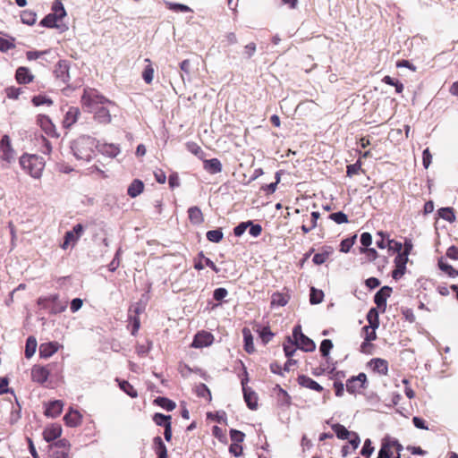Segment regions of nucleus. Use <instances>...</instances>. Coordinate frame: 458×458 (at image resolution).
<instances>
[{"label": "nucleus", "mask_w": 458, "mask_h": 458, "mask_svg": "<svg viewBox=\"0 0 458 458\" xmlns=\"http://www.w3.org/2000/svg\"><path fill=\"white\" fill-rule=\"evenodd\" d=\"M60 21L59 19H57L55 15H53L52 13H49L47 14V16H45L41 21H40V25L44 26V27H47V28H55V27H57L56 25V22Z\"/></svg>", "instance_id": "obj_41"}, {"label": "nucleus", "mask_w": 458, "mask_h": 458, "mask_svg": "<svg viewBox=\"0 0 458 458\" xmlns=\"http://www.w3.org/2000/svg\"><path fill=\"white\" fill-rule=\"evenodd\" d=\"M320 214L318 211H313L311 213V219H310V225L307 226L306 225H301V230L304 233H308L312 229H314L317 226V221L319 218Z\"/></svg>", "instance_id": "obj_43"}, {"label": "nucleus", "mask_w": 458, "mask_h": 458, "mask_svg": "<svg viewBox=\"0 0 458 458\" xmlns=\"http://www.w3.org/2000/svg\"><path fill=\"white\" fill-rule=\"evenodd\" d=\"M69 68L70 66L67 61H59L54 70L56 79L63 83L68 82L70 80Z\"/></svg>", "instance_id": "obj_8"}, {"label": "nucleus", "mask_w": 458, "mask_h": 458, "mask_svg": "<svg viewBox=\"0 0 458 458\" xmlns=\"http://www.w3.org/2000/svg\"><path fill=\"white\" fill-rule=\"evenodd\" d=\"M296 344L290 337H288V344H284V351L286 357L290 358L296 352Z\"/></svg>", "instance_id": "obj_52"}, {"label": "nucleus", "mask_w": 458, "mask_h": 458, "mask_svg": "<svg viewBox=\"0 0 458 458\" xmlns=\"http://www.w3.org/2000/svg\"><path fill=\"white\" fill-rule=\"evenodd\" d=\"M332 429L335 433L336 437L343 440L347 439L352 434L344 426L338 423L332 425Z\"/></svg>", "instance_id": "obj_33"}, {"label": "nucleus", "mask_w": 458, "mask_h": 458, "mask_svg": "<svg viewBox=\"0 0 458 458\" xmlns=\"http://www.w3.org/2000/svg\"><path fill=\"white\" fill-rule=\"evenodd\" d=\"M37 349V340L33 336H29L26 341L25 356L30 358L33 356Z\"/></svg>", "instance_id": "obj_32"}, {"label": "nucleus", "mask_w": 458, "mask_h": 458, "mask_svg": "<svg viewBox=\"0 0 458 458\" xmlns=\"http://www.w3.org/2000/svg\"><path fill=\"white\" fill-rule=\"evenodd\" d=\"M392 288L389 286H383L377 291L374 296V302L377 304L378 309H381L384 312L386 308V300L390 297Z\"/></svg>", "instance_id": "obj_9"}, {"label": "nucleus", "mask_w": 458, "mask_h": 458, "mask_svg": "<svg viewBox=\"0 0 458 458\" xmlns=\"http://www.w3.org/2000/svg\"><path fill=\"white\" fill-rule=\"evenodd\" d=\"M98 148L96 140L89 136H81L72 142L71 149L79 160L89 161Z\"/></svg>", "instance_id": "obj_2"}, {"label": "nucleus", "mask_w": 458, "mask_h": 458, "mask_svg": "<svg viewBox=\"0 0 458 458\" xmlns=\"http://www.w3.org/2000/svg\"><path fill=\"white\" fill-rule=\"evenodd\" d=\"M367 320L371 328L377 329L379 327L378 312L376 308H372L369 310Z\"/></svg>", "instance_id": "obj_29"}, {"label": "nucleus", "mask_w": 458, "mask_h": 458, "mask_svg": "<svg viewBox=\"0 0 458 458\" xmlns=\"http://www.w3.org/2000/svg\"><path fill=\"white\" fill-rule=\"evenodd\" d=\"M19 163L22 170L34 179H39L42 176L46 165L42 157L34 154H23Z\"/></svg>", "instance_id": "obj_3"}, {"label": "nucleus", "mask_w": 458, "mask_h": 458, "mask_svg": "<svg viewBox=\"0 0 458 458\" xmlns=\"http://www.w3.org/2000/svg\"><path fill=\"white\" fill-rule=\"evenodd\" d=\"M377 458H393V453L389 447V444L383 438L381 447Z\"/></svg>", "instance_id": "obj_36"}, {"label": "nucleus", "mask_w": 458, "mask_h": 458, "mask_svg": "<svg viewBox=\"0 0 458 458\" xmlns=\"http://www.w3.org/2000/svg\"><path fill=\"white\" fill-rule=\"evenodd\" d=\"M207 239L212 242H219L223 239V232L221 229L210 230L207 232Z\"/></svg>", "instance_id": "obj_40"}, {"label": "nucleus", "mask_w": 458, "mask_h": 458, "mask_svg": "<svg viewBox=\"0 0 458 458\" xmlns=\"http://www.w3.org/2000/svg\"><path fill=\"white\" fill-rule=\"evenodd\" d=\"M384 439L386 440V442H387V444H389L390 449L395 448L397 454H401V452L403 451V447L397 439L388 436L384 437Z\"/></svg>", "instance_id": "obj_51"}, {"label": "nucleus", "mask_w": 458, "mask_h": 458, "mask_svg": "<svg viewBox=\"0 0 458 458\" xmlns=\"http://www.w3.org/2000/svg\"><path fill=\"white\" fill-rule=\"evenodd\" d=\"M293 337L296 346L304 352H313L316 349L315 343L301 332V326L294 327Z\"/></svg>", "instance_id": "obj_5"}, {"label": "nucleus", "mask_w": 458, "mask_h": 458, "mask_svg": "<svg viewBox=\"0 0 458 458\" xmlns=\"http://www.w3.org/2000/svg\"><path fill=\"white\" fill-rule=\"evenodd\" d=\"M78 240L79 238L73 233V232H72V230L67 231L64 234V241L62 244V248L66 250L71 243L74 245Z\"/></svg>", "instance_id": "obj_44"}, {"label": "nucleus", "mask_w": 458, "mask_h": 458, "mask_svg": "<svg viewBox=\"0 0 458 458\" xmlns=\"http://www.w3.org/2000/svg\"><path fill=\"white\" fill-rule=\"evenodd\" d=\"M188 216L191 224L200 225L204 221L202 211L199 207H191L188 209Z\"/></svg>", "instance_id": "obj_22"}, {"label": "nucleus", "mask_w": 458, "mask_h": 458, "mask_svg": "<svg viewBox=\"0 0 458 458\" xmlns=\"http://www.w3.org/2000/svg\"><path fill=\"white\" fill-rule=\"evenodd\" d=\"M298 384L303 387L317 391V392H322L323 387L315 380L305 375H301L297 378Z\"/></svg>", "instance_id": "obj_14"}, {"label": "nucleus", "mask_w": 458, "mask_h": 458, "mask_svg": "<svg viewBox=\"0 0 458 458\" xmlns=\"http://www.w3.org/2000/svg\"><path fill=\"white\" fill-rule=\"evenodd\" d=\"M38 123L41 129L49 136H56L55 126L47 115H38Z\"/></svg>", "instance_id": "obj_11"}, {"label": "nucleus", "mask_w": 458, "mask_h": 458, "mask_svg": "<svg viewBox=\"0 0 458 458\" xmlns=\"http://www.w3.org/2000/svg\"><path fill=\"white\" fill-rule=\"evenodd\" d=\"M356 237H357L356 235H353L351 238H346V239L343 240L340 244V247H341L340 251L347 253L350 250V249L352 247V245L354 244Z\"/></svg>", "instance_id": "obj_47"}, {"label": "nucleus", "mask_w": 458, "mask_h": 458, "mask_svg": "<svg viewBox=\"0 0 458 458\" xmlns=\"http://www.w3.org/2000/svg\"><path fill=\"white\" fill-rule=\"evenodd\" d=\"M157 403L166 411H173L175 408L174 402L171 401L166 397H158L156 400Z\"/></svg>", "instance_id": "obj_45"}, {"label": "nucleus", "mask_w": 458, "mask_h": 458, "mask_svg": "<svg viewBox=\"0 0 458 458\" xmlns=\"http://www.w3.org/2000/svg\"><path fill=\"white\" fill-rule=\"evenodd\" d=\"M213 339L214 337L210 333L205 331L199 332L193 339L192 346L195 348L208 346L212 344Z\"/></svg>", "instance_id": "obj_10"}, {"label": "nucleus", "mask_w": 458, "mask_h": 458, "mask_svg": "<svg viewBox=\"0 0 458 458\" xmlns=\"http://www.w3.org/2000/svg\"><path fill=\"white\" fill-rule=\"evenodd\" d=\"M37 15L30 10H25L21 13V20L24 24L33 25L36 22Z\"/></svg>", "instance_id": "obj_34"}, {"label": "nucleus", "mask_w": 458, "mask_h": 458, "mask_svg": "<svg viewBox=\"0 0 458 458\" xmlns=\"http://www.w3.org/2000/svg\"><path fill=\"white\" fill-rule=\"evenodd\" d=\"M58 350L57 343H47L42 344L39 347V354L42 358H49Z\"/></svg>", "instance_id": "obj_20"}, {"label": "nucleus", "mask_w": 458, "mask_h": 458, "mask_svg": "<svg viewBox=\"0 0 458 458\" xmlns=\"http://www.w3.org/2000/svg\"><path fill=\"white\" fill-rule=\"evenodd\" d=\"M324 293L321 290H317L314 287L310 290V301L311 304H318L322 302Z\"/></svg>", "instance_id": "obj_39"}, {"label": "nucleus", "mask_w": 458, "mask_h": 458, "mask_svg": "<svg viewBox=\"0 0 458 458\" xmlns=\"http://www.w3.org/2000/svg\"><path fill=\"white\" fill-rule=\"evenodd\" d=\"M374 452V447L371 445L370 439H366L363 447L360 451V454L363 456L369 457Z\"/></svg>", "instance_id": "obj_56"}, {"label": "nucleus", "mask_w": 458, "mask_h": 458, "mask_svg": "<svg viewBox=\"0 0 458 458\" xmlns=\"http://www.w3.org/2000/svg\"><path fill=\"white\" fill-rule=\"evenodd\" d=\"M259 334L264 344L270 342L272 337L274 336V334L267 327H264L260 330H259Z\"/></svg>", "instance_id": "obj_46"}, {"label": "nucleus", "mask_w": 458, "mask_h": 458, "mask_svg": "<svg viewBox=\"0 0 458 458\" xmlns=\"http://www.w3.org/2000/svg\"><path fill=\"white\" fill-rule=\"evenodd\" d=\"M360 252L365 253L369 261H373L377 258V251L373 248H360Z\"/></svg>", "instance_id": "obj_62"}, {"label": "nucleus", "mask_w": 458, "mask_h": 458, "mask_svg": "<svg viewBox=\"0 0 458 458\" xmlns=\"http://www.w3.org/2000/svg\"><path fill=\"white\" fill-rule=\"evenodd\" d=\"M251 225V221L248 222H242L239 224L237 226L233 229V233L235 236H242L246 229L249 227V225Z\"/></svg>", "instance_id": "obj_58"}, {"label": "nucleus", "mask_w": 458, "mask_h": 458, "mask_svg": "<svg viewBox=\"0 0 458 458\" xmlns=\"http://www.w3.org/2000/svg\"><path fill=\"white\" fill-rule=\"evenodd\" d=\"M408 257L403 254H397L394 258L395 268L392 272V277L394 280H399L406 271V264L408 262Z\"/></svg>", "instance_id": "obj_7"}, {"label": "nucleus", "mask_w": 458, "mask_h": 458, "mask_svg": "<svg viewBox=\"0 0 458 458\" xmlns=\"http://www.w3.org/2000/svg\"><path fill=\"white\" fill-rule=\"evenodd\" d=\"M119 386H120V388L124 393H126L129 396H131L132 398L138 396L137 390L134 389V387L128 381L123 380L122 382H120Z\"/></svg>", "instance_id": "obj_38"}, {"label": "nucleus", "mask_w": 458, "mask_h": 458, "mask_svg": "<svg viewBox=\"0 0 458 458\" xmlns=\"http://www.w3.org/2000/svg\"><path fill=\"white\" fill-rule=\"evenodd\" d=\"M333 348V343L329 339H325L321 342L319 351L323 357H327L331 349Z\"/></svg>", "instance_id": "obj_49"}, {"label": "nucleus", "mask_w": 458, "mask_h": 458, "mask_svg": "<svg viewBox=\"0 0 458 458\" xmlns=\"http://www.w3.org/2000/svg\"><path fill=\"white\" fill-rule=\"evenodd\" d=\"M49 376V371L41 366H35L31 370V378L34 382L45 383Z\"/></svg>", "instance_id": "obj_12"}, {"label": "nucleus", "mask_w": 458, "mask_h": 458, "mask_svg": "<svg viewBox=\"0 0 458 458\" xmlns=\"http://www.w3.org/2000/svg\"><path fill=\"white\" fill-rule=\"evenodd\" d=\"M242 335L244 338V350L248 353H252L255 351L253 344V337L249 328H243Z\"/></svg>", "instance_id": "obj_26"}, {"label": "nucleus", "mask_w": 458, "mask_h": 458, "mask_svg": "<svg viewBox=\"0 0 458 458\" xmlns=\"http://www.w3.org/2000/svg\"><path fill=\"white\" fill-rule=\"evenodd\" d=\"M62 434V428L60 425H52L47 428L43 432L44 439L50 443L58 438Z\"/></svg>", "instance_id": "obj_17"}, {"label": "nucleus", "mask_w": 458, "mask_h": 458, "mask_svg": "<svg viewBox=\"0 0 458 458\" xmlns=\"http://www.w3.org/2000/svg\"><path fill=\"white\" fill-rule=\"evenodd\" d=\"M0 150L2 152L1 159L7 164L14 161V149L12 147L11 140L8 135H4L0 140Z\"/></svg>", "instance_id": "obj_6"}, {"label": "nucleus", "mask_w": 458, "mask_h": 458, "mask_svg": "<svg viewBox=\"0 0 458 458\" xmlns=\"http://www.w3.org/2000/svg\"><path fill=\"white\" fill-rule=\"evenodd\" d=\"M288 302V297L283 293H275L272 294L271 297V305L273 307H283L286 305Z\"/></svg>", "instance_id": "obj_31"}, {"label": "nucleus", "mask_w": 458, "mask_h": 458, "mask_svg": "<svg viewBox=\"0 0 458 458\" xmlns=\"http://www.w3.org/2000/svg\"><path fill=\"white\" fill-rule=\"evenodd\" d=\"M51 450H68L70 451V443L66 439H60L54 444L50 445Z\"/></svg>", "instance_id": "obj_48"}, {"label": "nucleus", "mask_w": 458, "mask_h": 458, "mask_svg": "<svg viewBox=\"0 0 458 458\" xmlns=\"http://www.w3.org/2000/svg\"><path fill=\"white\" fill-rule=\"evenodd\" d=\"M186 148L188 151H190L191 154H193L199 159H204L205 152L196 142H193V141L187 142Z\"/></svg>", "instance_id": "obj_30"}, {"label": "nucleus", "mask_w": 458, "mask_h": 458, "mask_svg": "<svg viewBox=\"0 0 458 458\" xmlns=\"http://www.w3.org/2000/svg\"><path fill=\"white\" fill-rule=\"evenodd\" d=\"M438 267L441 271L445 273L447 276L454 277L458 275V271H456L448 262L446 258L442 257L438 260Z\"/></svg>", "instance_id": "obj_27"}, {"label": "nucleus", "mask_w": 458, "mask_h": 458, "mask_svg": "<svg viewBox=\"0 0 458 458\" xmlns=\"http://www.w3.org/2000/svg\"><path fill=\"white\" fill-rule=\"evenodd\" d=\"M80 114H81V112L78 107H74V106L70 107L64 116V121H63L64 126L65 128L71 127L72 124H74L77 122Z\"/></svg>", "instance_id": "obj_18"}, {"label": "nucleus", "mask_w": 458, "mask_h": 458, "mask_svg": "<svg viewBox=\"0 0 458 458\" xmlns=\"http://www.w3.org/2000/svg\"><path fill=\"white\" fill-rule=\"evenodd\" d=\"M230 437L233 442V444L239 445V443H242L244 440L245 435L242 431H239L237 429H231Z\"/></svg>", "instance_id": "obj_53"}, {"label": "nucleus", "mask_w": 458, "mask_h": 458, "mask_svg": "<svg viewBox=\"0 0 458 458\" xmlns=\"http://www.w3.org/2000/svg\"><path fill=\"white\" fill-rule=\"evenodd\" d=\"M153 421L158 425V426H163L164 428H165V425L167 423H171V416L170 415H165V414H162V413H155L154 416H153Z\"/></svg>", "instance_id": "obj_42"}, {"label": "nucleus", "mask_w": 458, "mask_h": 458, "mask_svg": "<svg viewBox=\"0 0 458 458\" xmlns=\"http://www.w3.org/2000/svg\"><path fill=\"white\" fill-rule=\"evenodd\" d=\"M16 80L20 84H28L33 81L34 76L30 72L26 67H19L16 70Z\"/></svg>", "instance_id": "obj_19"}, {"label": "nucleus", "mask_w": 458, "mask_h": 458, "mask_svg": "<svg viewBox=\"0 0 458 458\" xmlns=\"http://www.w3.org/2000/svg\"><path fill=\"white\" fill-rule=\"evenodd\" d=\"M47 458H69L68 450H51Z\"/></svg>", "instance_id": "obj_59"}, {"label": "nucleus", "mask_w": 458, "mask_h": 458, "mask_svg": "<svg viewBox=\"0 0 458 458\" xmlns=\"http://www.w3.org/2000/svg\"><path fill=\"white\" fill-rule=\"evenodd\" d=\"M227 295H228V291L223 287L216 288L213 293V297L216 301H222Z\"/></svg>", "instance_id": "obj_64"}, {"label": "nucleus", "mask_w": 458, "mask_h": 458, "mask_svg": "<svg viewBox=\"0 0 458 458\" xmlns=\"http://www.w3.org/2000/svg\"><path fill=\"white\" fill-rule=\"evenodd\" d=\"M142 77L147 84H150L152 82L154 78V69L150 64L146 66V68L144 69Z\"/></svg>", "instance_id": "obj_54"}, {"label": "nucleus", "mask_w": 458, "mask_h": 458, "mask_svg": "<svg viewBox=\"0 0 458 458\" xmlns=\"http://www.w3.org/2000/svg\"><path fill=\"white\" fill-rule=\"evenodd\" d=\"M81 104L87 112L94 114V119L98 123L107 124L111 122L110 110L105 105H111L112 103L103 96H100L96 89H84Z\"/></svg>", "instance_id": "obj_1"}, {"label": "nucleus", "mask_w": 458, "mask_h": 458, "mask_svg": "<svg viewBox=\"0 0 458 458\" xmlns=\"http://www.w3.org/2000/svg\"><path fill=\"white\" fill-rule=\"evenodd\" d=\"M64 403L62 401L55 400L50 402L45 411V415L51 418L59 416L63 411Z\"/></svg>", "instance_id": "obj_13"}, {"label": "nucleus", "mask_w": 458, "mask_h": 458, "mask_svg": "<svg viewBox=\"0 0 458 458\" xmlns=\"http://www.w3.org/2000/svg\"><path fill=\"white\" fill-rule=\"evenodd\" d=\"M64 420L67 426L77 427L81 422V415L77 411L70 410V411L64 415Z\"/></svg>", "instance_id": "obj_21"}, {"label": "nucleus", "mask_w": 458, "mask_h": 458, "mask_svg": "<svg viewBox=\"0 0 458 458\" xmlns=\"http://www.w3.org/2000/svg\"><path fill=\"white\" fill-rule=\"evenodd\" d=\"M432 161V155L428 148L424 149L422 153V164L425 169H428Z\"/></svg>", "instance_id": "obj_61"}, {"label": "nucleus", "mask_w": 458, "mask_h": 458, "mask_svg": "<svg viewBox=\"0 0 458 458\" xmlns=\"http://www.w3.org/2000/svg\"><path fill=\"white\" fill-rule=\"evenodd\" d=\"M362 330L365 333L364 340L366 342H371L377 338L376 329L371 328L370 326H365Z\"/></svg>", "instance_id": "obj_55"}, {"label": "nucleus", "mask_w": 458, "mask_h": 458, "mask_svg": "<svg viewBox=\"0 0 458 458\" xmlns=\"http://www.w3.org/2000/svg\"><path fill=\"white\" fill-rule=\"evenodd\" d=\"M99 152L103 155H106L109 157H115L120 153V148L117 145L114 144H103L98 145Z\"/></svg>", "instance_id": "obj_23"}, {"label": "nucleus", "mask_w": 458, "mask_h": 458, "mask_svg": "<svg viewBox=\"0 0 458 458\" xmlns=\"http://www.w3.org/2000/svg\"><path fill=\"white\" fill-rule=\"evenodd\" d=\"M332 253L333 249L331 247H326L323 249L322 252L315 254L312 260L316 265H321L326 262Z\"/></svg>", "instance_id": "obj_28"}, {"label": "nucleus", "mask_w": 458, "mask_h": 458, "mask_svg": "<svg viewBox=\"0 0 458 458\" xmlns=\"http://www.w3.org/2000/svg\"><path fill=\"white\" fill-rule=\"evenodd\" d=\"M361 387L359 386V384H357L355 382L354 379H352V377L349 378L346 382V390L350 393V394H354L356 393L359 389H360Z\"/></svg>", "instance_id": "obj_63"}, {"label": "nucleus", "mask_w": 458, "mask_h": 458, "mask_svg": "<svg viewBox=\"0 0 458 458\" xmlns=\"http://www.w3.org/2000/svg\"><path fill=\"white\" fill-rule=\"evenodd\" d=\"M15 46L13 44V39H4L0 38V51L6 52L12 48H13Z\"/></svg>", "instance_id": "obj_60"}, {"label": "nucleus", "mask_w": 458, "mask_h": 458, "mask_svg": "<svg viewBox=\"0 0 458 458\" xmlns=\"http://www.w3.org/2000/svg\"><path fill=\"white\" fill-rule=\"evenodd\" d=\"M53 13L57 19L61 20L66 15L65 9L60 1H55L52 7Z\"/></svg>", "instance_id": "obj_37"}, {"label": "nucleus", "mask_w": 458, "mask_h": 458, "mask_svg": "<svg viewBox=\"0 0 458 458\" xmlns=\"http://www.w3.org/2000/svg\"><path fill=\"white\" fill-rule=\"evenodd\" d=\"M439 217L448 221L454 222L455 220V215L452 208H442L438 211Z\"/></svg>", "instance_id": "obj_35"}, {"label": "nucleus", "mask_w": 458, "mask_h": 458, "mask_svg": "<svg viewBox=\"0 0 458 458\" xmlns=\"http://www.w3.org/2000/svg\"><path fill=\"white\" fill-rule=\"evenodd\" d=\"M203 160V168L209 174H218L222 171V164L219 159L212 158V159H202Z\"/></svg>", "instance_id": "obj_16"}, {"label": "nucleus", "mask_w": 458, "mask_h": 458, "mask_svg": "<svg viewBox=\"0 0 458 458\" xmlns=\"http://www.w3.org/2000/svg\"><path fill=\"white\" fill-rule=\"evenodd\" d=\"M329 218L339 225L348 222L346 214L342 211L330 214Z\"/></svg>", "instance_id": "obj_50"}, {"label": "nucleus", "mask_w": 458, "mask_h": 458, "mask_svg": "<svg viewBox=\"0 0 458 458\" xmlns=\"http://www.w3.org/2000/svg\"><path fill=\"white\" fill-rule=\"evenodd\" d=\"M32 103L36 106H41L44 104L50 106L53 104V101L50 98H46L45 96L38 95V96H35L32 98Z\"/></svg>", "instance_id": "obj_57"}, {"label": "nucleus", "mask_w": 458, "mask_h": 458, "mask_svg": "<svg viewBox=\"0 0 458 458\" xmlns=\"http://www.w3.org/2000/svg\"><path fill=\"white\" fill-rule=\"evenodd\" d=\"M143 189H144V183L140 180L135 179L129 185L127 193L130 197L136 198L143 191Z\"/></svg>", "instance_id": "obj_25"}, {"label": "nucleus", "mask_w": 458, "mask_h": 458, "mask_svg": "<svg viewBox=\"0 0 458 458\" xmlns=\"http://www.w3.org/2000/svg\"><path fill=\"white\" fill-rule=\"evenodd\" d=\"M369 365L372 369L380 375H387L388 373V362L380 358H374L370 360Z\"/></svg>", "instance_id": "obj_15"}, {"label": "nucleus", "mask_w": 458, "mask_h": 458, "mask_svg": "<svg viewBox=\"0 0 458 458\" xmlns=\"http://www.w3.org/2000/svg\"><path fill=\"white\" fill-rule=\"evenodd\" d=\"M242 390H243V395L244 400L248 405V407L251 410L257 409V395L255 392L246 388L244 386V383L242 382Z\"/></svg>", "instance_id": "obj_24"}, {"label": "nucleus", "mask_w": 458, "mask_h": 458, "mask_svg": "<svg viewBox=\"0 0 458 458\" xmlns=\"http://www.w3.org/2000/svg\"><path fill=\"white\" fill-rule=\"evenodd\" d=\"M38 305L42 309L49 310L52 314H58L66 310L67 301H62L57 294H52L38 298Z\"/></svg>", "instance_id": "obj_4"}]
</instances>
